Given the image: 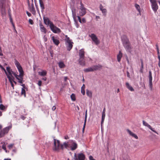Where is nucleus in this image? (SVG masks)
Returning <instances> with one entry per match:
<instances>
[{
    "instance_id": "nucleus-1",
    "label": "nucleus",
    "mask_w": 160,
    "mask_h": 160,
    "mask_svg": "<svg viewBox=\"0 0 160 160\" xmlns=\"http://www.w3.org/2000/svg\"><path fill=\"white\" fill-rule=\"evenodd\" d=\"M14 63L19 72V75H18L15 72H13L10 69L9 67H7L6 71L8 74L9 76H11V77H12V74H13L18 80V82L21 84H22L24 82L23 80L24 72L22 68L20 63L16 60H15Z\"/></svg>"
},
{
    "instance_id": "nucleus-2",
    "label": "nucleus",
    "mask_w": 160,
    "mask_h": 160,
    "mask_svg": "<svg viewBox=\"0 0 160 160\" xmlns=\"http://www.w3.org/2000/svg\"><path fill=\"white\" fill-rule=\"evenodd\" d=\"M54 146L53 148L54 151H58L60 148L63 150L64 148H67L69 145L68 142H64L63 144H62L60 146V141L58 140H57L54 139Z\"/></svg>"
},
{
    "instance_id": "nucleus-3",
    "label": "nucleus",
    "mask_w": 160,
    "mask_h": 160,
    "mask_svg": "<svg viewBox=\"0 0 160 160\" xmlns=\"http://www.w3.org/2000/svg\"><path fill=\"white\" fill-rule=\"evenodd\" d=\"M122 40L123 45L126 50L127 51L131 52L132 47L131 46L128 39L126 36H124L122 38Z\"/></svg>"
},
{
    "instance_id": "nucleus-4",
    "label": "nucleus",
    "mask_w": 160,
    "mask_h": 160,
    "mask_svg": "<svg viewBox=\"0 0 160 160\" xmlns=\"http://www.w3.org/2000/svg\"><path fill=\"white\" fill-rule=\"evenodd\" d=\"M65 38L64 39L65 44L67 50L70 51L72 48L73 43L72 40L70 39L67 35H65Z\"/></svg>"
},
{
    "instance_id": "nucleus-5",
    "label": "nucleus",
    "mask_w": 160,
    "mask_h": 160,
    "mask_svg": "<svg viewBox=\"0 0 160 160\" xmlns=\"http://www.w3.org/2000/svg\"><path fill=\"white\" fill-rule=\"evenodd\" d=\"M80 6L79 10V15L80 16H83L85 15L86 13V9L84 6L83 4L81 1L80 2Z\"/></svg>"
},
{
    "instance_id": "nucleus-6",
    "label": "nucleus",
    "mask_w": 160,
    "mask_h": 160,
    "mask_svg": "<svg viewBox=\"0 0 160 160\" xmlns=\"http://www.w3.org/2000/svg\"><path fill=\"white\" fill-rule=\"evenodd\" d=\"M92 41L96 45H98L100 43L99 40L98 39L96 35L94 33H92L89 35Z\"/></svg>"
},
{
    "instance_id": "nucleus-7",
    "label": "nucleus",
    "mask_w": 160,
    "mask_h": 160,
    "mask_svg": "<svg viewBox=\"0 0 160 160\" xmlns=\"http://www.w3.org/2000/svg\"><path fill=\"white\" fill-rule=\"evenodd\" d=\"M11 128V127L9 126L6 127L2 130L0 132V138L4 137L6 134L8 132L9 130Z\"/></svg>"
},
{
    "instance_id": "nucleus-8",
    "label": "nucleus",
    "mask_w": 160,
    "mask_h": 160,
    "mask_svg": "<svg viewBox=\"0 0 160 160\" xmlns=\"http://www.w3.org/2000/svg\"><path fill=\"white\" fill-rule=\"evenodd\" d=\"M50 28L52 32L55 33H58L61 32L60 29L54 25L53 24H51Z\"/></svg>"
},
{
    "instance_id": "nucleus-9",
    "label": "nucleus",
    "mask_w": 160,
    "mask_h": 160,
    "mask_svg": "<svg viewBox=\"0 0 160 160\" xmlns=\"http://www.w3.org/2000/svg\"><path fill=\"white\" fill-rule=\"evenodd\" d=\"M69 145H70L72 150H75L77 148V144L75 142L72 140H70L69 142Z\"/></svg>"
},
{
    "instance_id": "nucleus-10",
    "label": "nucleus",
    "mask_w": 160,
    "mask_h": 160,
    "mask_svg": "<svg viewBox=\"0 0 160 160\" xmlns=\"http://www.w3.org/2000/svg\"><path fill=\"white\" fill-rule=\"evenodd\" d=\"M152 3V7L154 12H156L158 9V6L155 0H150Z\"/></svg>"
},
{
    "instance_id": "nucleus-11",
    "label": "nucleus",
    "mask_w": 160,
    "mask_h": 160,
    "mask_svg": "<svg viewBox=\"0 0 160 160\" xmlns=\"http://www.w3.org/2000/svg\"><path fill=\"white\" fill-rule=\"evenodd\" d=\"M0 2L2 4V5L0 6V7L1 8V12L2 15L3 16H5L6 14L5 8L3 6V1L1 0Z\"/></svg>"
},
{
    "instance_id": "nucleus-12",
    "label": "nucleus",
    "mask_w": 160,
    "mask_h": 160,
    "mask_svg": "<svg viewBox=\"0 0 160 160\" xmlns=\"http://www.w3.org/2000/svg\"><path fill=\"white\" fill-rule=\"evenodd\" d=\"M28 5L30 11L33 14L35 15L36 14V11L34 7L33 3H32L31 5V6H30L29 3L28 2Z\"/></svg>"
},
{
    "instance_id": "nucleus-13",
    "label": "nucleus",
    "mask_w": 160,
    "mask_h": 160,
    "mask_svg": "<svg viewBox=\"0 0 160 160\" xmlns=\"http://www.w3.org/2000/svg\"><path fill=\"white\" fill-rule=\"evenodd\" d=\"M142 123L143 125L146 126L148 127L149 129H150L151 130H152V131L158 134V133L157 132L153 129V128H152V127H151V126L149 125L148 123H147L145 121H144L143 120L142 121Z\"/></svg>"
},
{
    "instance_id": "nucleus-14",
    "label": "nucleus",
    "mask_w": 160,
    "mask_h": 160,
    "mask_svg": "<svg viewBox=\"0 0 160 160\" xmlns=\"http://www.w3.org/2000/svg\"><path fill=\"white\" fill-rule=\"evenodd\" d=\"M85 52L83 49H82L79 50V58L82 59L84 58L85 57Z\"/></svg>"
},
{
    "instance_id": "nucleus-15",
    "label": "nucleus",
    "mask_w": 160,
    "mask_h": 160,
    "mask_svg": "<svg viewBox=\"0 0 160 160\" xmlns=\"http://www.w3.org/2000/svg\"><path fill=\"white\" fill-rule=\"evenodd\" d=\"M77 157L78 160H84L85 158V155L82 153L78 154Z\"/></svg>"
},
{
    "instance_id": "nucleus-16",
    "label": "nucleus",
    "mask_w": 160,
    "mask_h": 160,
    "mask_svg": "<svg viewBox=\"0 0 160 160\" xmlns=\"http://www.w3.org/2000/svg\"><path fill=\"white\" fill-rule=\"evenodd\" d=\"M43 20L44 23L47 25H48L50 27L51 24H53L52 22L51 21L47 18H44Z\"/></svg>"
},
{
    "instance_id": "nucleus-17",
    "label": "nucleus",
    "mask_w": 160,
    "mask_h": 160,
    "mask_svg": "<svg viewBox=\"0 0 160 160\" xmlns=\"http://www.w3.org/2000/svg\"><path fill=\"white\" fill-rule=\"evenodd\" d=\"M149 85L150 86V87L151 88H152V72L151 71H149Z\"/></svg>"
},
{
    "instance_id": "nucleus-18",
    "label": "nucleus",
    "mask_w": 160,
    "mask_h": 160,
    "mask_svg": "<svg viewBox=\"0 0 160 160\" xmlns=\"http://www.w3.org/2000/svg\"><path fill=\"white\" fill-rule=\"evenodd\" d=\"M52 39L54 43L56 45L58 46L60 43L59 40L56 37L52 36Z\"/></svg>"
},
{
    "instance_id": "nucleus-19",
    "label": "nucleus",
    "mask_w": 160,
    "mask_h": 160,
    "mask_svg": "<svg viewBox=\"0 0 160 160\" xmlns=\"http://www.w3.org/2000/svg\"><path fill=\"white\" fill-rule=\"evenodd\" d=\"M100 9L101 11L103 14L104 16H106L107 13V10L105 8H103V7L102 4H100L99 6Z\"/></svg>"
},
{
    "instance_id": "nucleus-20",
    "label": "nucleus",
    "mask_w": 160,
    "mask_h": 160,
    "mask_svg": "<svg viewBox=\"0 0 160 160\" xmlns=\"http://www.w3.org/2000/svg\"><path fill=\"white\" fill-rule=\"evenodd\" d=\"M38 74L41 76L44 77L46 75L47 72L45 70H41V71L38 72Z\"/></svg>"
},
{
    "instance_id": "nucleus-21",
    "label": "nucleus",
    "mask_w": 160,
    "mask_h": 160,
    "mask_svg": "<svg viewBox=\"0 0 160 160\" xmlns=\"http://www.w3.org/2000/svg\"><path fill=\"white\" fill-rule=\"evenodd\" d=\"M40 6L41 9V11L43 12L45 9V6L44 3L42 0H39Z\"/></svg>"
},
{
    "instance_id": "nucleus-22",
    "label": "nucleus",
    "mask_w": 160,
    "mask_h": 160,
    "mask_svg": "<svg viewBox=\"0 0 160 160\" xmlns=\"http://www.w3.org/2000/svg\"><path fill=\"white\" fill-rule=\"evenodd\" d=\"M127 131L130 135L134 138L136 139H138V136L136 134L132 132L129 129H127Z\"/></svg>"
},
{
    "instance_id": "nucleus-23",
    "label": "nucleus",
    "mask_w": 160,
    "mask_h": 160,
    "mask_svg": "<svg viewBox=\"0 0 160 160\" xmlns=\"http://www.w3.org/2000/svg\"><path fill=\"white\" fill-rule=\"evenodd\" d=\"M39 26L41 31L42 32H43L44 33H46L47 32L46 29L41 23L39 24Z\"/></svg>"
},
{
    "instance_id": "nucleus-24",
    "label": "nucleus",
    "mask_w": 160,
    "mask_h": 160,
    "mask_svg": "<svg viewBox=\"0 0 160 160\" xmlns=\"http://www.w3.org/2000/svg\"><path fill=\"white\" fill-rule=\"evenodd\" d=\"M93 67L94 71L100 70L102 68V66L101 65L98 64L97 65L93 66Z\"/></svg>"
},
{
    "instance_id": "nucleus-25",
    "label": "nucleus",
    "mask_w": 160,
    "mask_h": 160,
    "mask_svg": "<svg viewBox=\"0 0 160 160\" xmlns=\"http://www.w3.org/2000/svg\"><path fill=\"white\" fill-rule=\"evenodd\" d=\"M79 64L81 66H84L85 65V61L84 58L80 59L79 58L78 60Z\"/></svg>"
},
{
    "instance_id": "nucleus-26",
    "label": "nucleus",
    "mask_w": 160,
    "mask_h": 160,
    "mask_svg": "<svg viewBox=\"0 0 160 160\" xmlns=\"http://www.w3.org/2000/svg\"><path fill=\"white\" fill-rule=\"evenodd\" d=\"M126 87L129 90L131 91H134V89L129 85L128 82H127L126 83Z\"/></svg>"
},
{
    "instance_id": "nucleus-27",
    "label": "nucleus",
    "mask_w": 160,
    "mask_h": 160,
    "mask_svg": "<svg viewBox=\"0 0 160 160\" xmlns=\"http://www.w3.org/2000/svg\"><path fill=\"white\" fill-rule=\"evenodd\" d=\"M122 54L121 51H119V54L117 56L118 61V62H120L121 61V59L122 57Z\"/></svg>"
},
{
    "instance_id": "nucleus-28",
    "label": "nucleus",
    "mask_w": 160,
    "mask_h": 160,
    "mask_svg": "<svg viewBox=\"0 0 160 160\" xmlns=\"http://www.w3.org/2000/svg\"><path fill=\"white\" fill-rule=\"evenodd\" d=\"M84 71L86 72L93 71L94 70L93 66L92 67H90L87 68L85 69L84 70Z\"/></svg>"
},
{
    "instance_id": "nucleus-29",
    "label": "nucleus",
    "mask_w": 160,
    "mask_h": 160,
    "mask_svg": "<svg viewBox=\"0 0 160 160\" xmlns=\"http://www.w3.org/2000/svg\"><path fill=\"white\" fill-rule=\"evenodd\" d=\"M58 64L59 67L61 68H64L65 66V64L62 61L59 62L58 63Z\"/></svg>"
},
{
    "instance_id": "nucleus-30",
    "label": "nucleus",
    "mask_w": 160,
    "mask_h": 160,
    "mask_svg": "<svg viewBox=\"0 0 160 160\" xmlns=\"http://www.w3.org/2000/svg\"><path fill=\"white\" fill-rule=\"evenodd\" d=\"M140 61L141 62V67L140 70V72L141 73H142L143 72V60L142 59H140Z\"/></svg>"
},
{
    "instance_id": "nucleus-31",
    "label": "nucleus",
    "mask_w": 160,
    "mask_h": 160,
    "mask_svg": "<svg viewBox=\"0 0 160 160\" xmlns=\"http://www.w3.org/2000/svg\"><path fill=\"white\" fill-rule=\"evenodd\" d=\"M85 85L83 84L81 88V92L82 93L83 95H84L85 94Z\"/></svg>"
},
{
    "instance_id": "nucleus-32",
    "label": "nucleus",
    "mask_w": 160,
    "mask_h": 160,
    "mask_svg": "<svg viewBox=\"0 0 160 160\" xmlns=\"http://www.w3.org/2000/svg\"><path fill=\"white\" fill-rule=\"evenodd\" d=\"M135 6L138 11V12L139 14L141 15V11L140 6L137 4H135Z\"/></svg>"
},
{
    "instance_id": "nucleus-33",
    "label": "nucleus",
    "mask_w": 160,
    "mask_h": 160,
    "mask_svg": "<svg viewBox=\"0 0 160 160\" xmlns=\"http://www.w3.org/2000/svg\"><path fill=\"white\" fill-rule=\"evenodd\" d=\"M86 94L88 96L91 98L92 97V92L91 91L88 90H86Z\"/></svg>"
},
{
    "instance_id": "nucleus-34",
    "label": "nucleus",
    "mask_w": 160,
    "mask_h": 160,
    "mask_svg": "<svg viewBox=\"0 0 160 160\" xmlns=\"http://www.w3.org/2000/svg\"><path fill=\"white\" fill-rule=\"evenodd\" d=\"M105 114H102V120L101 122V126H102V125L103 123L104 119L105 117Z\"/></svg>"
},
{
    "instance_id": "nucleus-35",
    "label": "nucleus",
    "mask_w": 160,
    "mask_h": 160,
    "mask_svg": "<svg viewBox=\"0 0 160 160\" xmlns=\"http://www.w3.org/2000/svg\"><path fill=\"white\" fill-rule=\"evenodd\" d=\"M7 75V78H8L10 83H12V82L13 81V78H12L11 77V76H9L8 74H7V75Z\"/></svg>"
},
{
    "instance_id": "nucleus-36",
    "label": "nucleus",
    "mask_w": 160,
    "mask_h": 160,
    "mask_svg": "<svg viewBox=\"0 0 160 160\" xmlns=\"http://www.w3.org/2000/svg\"><path fill=\"white\" fill-rule=\"evenodd\" d=\"M25 88H22L21 92V94L22 95H23L25 97H26V92L25 89Z\"/></svg>"
},
{
    "instance_id": "nucleus-37",
    "label": "nucleus",
    "mask_w": 160,
    "mask_h": 160,
    "mask_svg": "<svg viewBox=\"0 0 160 160\" xmlns=\"http://www.w3.org/2000/svg\"><path fill=\"white\" fill-rule=\"evenodd\" d=\"M71 98L72 101H75L76 100L75 95L73 93L71 95Z\"/></svg>"
},
{
    "instance_id": "nucleus-38",
    "label": "nucleus",
    "mask_w": 160,
    "mask_h": 160,
    "mask_svg": "<svg viewBox=\"0 0 160 160\" xmlns=\"http://www.w3.org/2000/svg\"><path fill=\"white\" fill-rule=\"evenodd\" d=\"M5 107L2 104H0V109L2 110H4L6 109Z\"/></svg>"
},
{
    "instance_id": "nucleus-39",
    "label": "nucleus",
    "mask_w": 160,
    "mask_h": 160,
    "mask_svg": "<svg viewBox=\"0 0 160 160\" xmlns=\"http://www.w3.org/2000/svg\"><path fill=\"white\" fill-rule=\"evenodd\" d=\"M5 143H3V144L2 146V148L6 152H7L6 145H5Z\"/></svg>"
},
{
    "instance_id": "nucleus-40",
    "label": "nucleus",
    "mask_w": 160,
    "mask_h": 160,
    "mask_svg": "<svg viewBox=\"0 0 160 160\" xmlns=\"http://www.w3.org/2000/svg\"><path fill=\"white\" fill-rule=\"evenodd\" d=\"M0 68H1V69L2 70H3L5 74H6V75H7V74H8V73L6 71V70L3 67V66H2Z\"/></svg>"
},
{
    "instance_id": "nucleus-41",
    "label": "nucleus",
    "mask_w": 160,
    "mask_h": 160,
    "mask_svg": "<svg viewBox=\"0 0 160 160\" xmlns=\"http://www.w3.org/2000/svg\"><path fill=\"white\" fill-rule=\"evenodd\" d=\"M87 110L86 111V112H85V120H84V123H86V120H87Z\"/></svg>"
},
{
    "instance_id": "nucleus-42",
    "label": "nucleus",
    "mask_w": 160,
    "mask_h": 160,
    "mask_svg": "<svg viewBox=\"0 0 160 160\" xmlns=\"http://www.w3.org/2000/svg\"><path fill=\"white\" fill-rule=\"evenodd\" d=\"M29 23L31 25H32L33 24V20L31 19H30L29 20Z\"/></svg>"
},
{
    "instance_id": "nucleus-43",
    "label": "nucleus",
    "mask_w": 160,
    "mask_h": 160,
    "mask_svg": "<svg viewBox=\"0 0 160 160\" xmlns=\"http://www.w3.org/2000/svg\"><path fill=\"white\" fill-rule=\"evenodd\" d=\"M13 145H14L13 144H11L9 145L8 146V148L9 149H11V148H12V147L13 146Z\"/></svg>"
},
{
    "instance_id": "nucleus-44",
    "label": "nucleus",
    "mask_w": 160,
    "mask_h": 160,
    "mask_svg": "<svg viewBox=\"0 0 160 160\" xmlns=\"http://www.w3.org/2000/svg\"><path fill=\"white\" fill-rule=\"evenodd\" d=\"M42 81L41 80H39L38 81V85L39 86H41L42 85Z\"/></svg>"
},
{
    "instance_id": "nucleus-45",
    "label": "nucleus",
    "mask_w": 160,
    "mask_h": 160,
    "mask_svg": "<svg viewBox=\"0 0 160 160\" xmlns=\"http://www.w3.org/2000/svg\"><path fill=\"white\" fill-rule=\"evenodd\" d=\"M74 158L75 160H78V159L77 158V154L75 153H74Z\"/></svg>"
},
{
    "instance_id": "nucleus-46",
    "label": "nucleus",
    "mask_w": 160,
    "mask_h": 160,
    "mask_svg": "<svg viewBox=\"0 0 160 160\" xmlns=\"http://www.w3.org/2000/svg\"><path fill=\"white\" fill-rule=\"evenodd\" d=\"M89 159L90 160H96L93 158V157L92 156H90L89 157Z\"/></svg>"
},
{
    "instance_id": "nucleus-47",
    "label": "nucleus",
    "mask_w": 160,
    "mask_h": 160,
    "mask_svg": "<svg viewBox=\"0 0 160 160\" xmlns=\"http://www.w3.org/2000/svg\"><path fill=\"white\" fill-rule=\"evenodd\" d=\"M3 55V53H2V50L1 49V47H0V56H2Z\"/></svg>"
},
{
    "instance_id": "nucleus-48",
    "label": "nucleus",
    "mask_w": 160,
    "mask_h": 160,
    "mask_svg": "<svg viewBox=\"0 0 160 160\" xmlns=\"http://www.w3.org/2000/svg\"><path fill=\"white\" fill-rule=\"evenodd\" d=\"M26 13L27 14L28 16L29 17H30L31 16V13H29L27 11L26 12Z\"/></svg>"
},
{
    "instance_id": "nucleus-49",
    "label": "nucleus",
    "mask_w": 160,
    "mask_h": 160,
    "mask_svg": "<svg viewBox=\"0 0 160 160\" xmlns=\"http://www.w3.org/2000/svg\"><path fill=\"white\" fill-rule=\"evenodd\" d=\"M86 123H84V125H83V128H82V131H83V132H84V129H85V125H86Z\"/></svg>"
},
{
    "instance_id": "nucleus-50",
    "label": "nucleus",
    "mask_w": 160,
    "mask_h": 160,
    "mask_svg": "<svg viewBox=\"0 0 160 160\" xmlns=\"http://www.w3.org/2000/svg\"><path fill=\"white\" fill-rule=\"evenodd\" d=\"M106 109L105 108H104L103 110L102 113V114H105Z\"/></svg>"
},
{
    "instance_id": "nucleus-51",
    "label": "nucleus",
    "mask_w": 160,
    "mask_h": 160,
    "mask_svg": "<svg viewBox=\"0 0 160 160\" xmlns=\"http://www.w3.org/2000/svg\"><path fill=\"white\" fill-rule=\"evenodd\" d=\"M42 79L44 81H45L47 80V78L46 77H44L42 78Z\"/></svg>"
},
{
    "instance_id": "nucleus-52",
    "label": "nucleus",
    "mask_w": 160,
    "mask_h": 160,
    "mask_svg": "<svg viewBox=\"0 0 160 160\" xmlns=\"http://www.w3.org/2000/svg\"><path fill=\"white\" fill-rule=\"evenodd\" d=\"M82 21L83 23H85L86 22V19L85 18H83L82 19Z\"/></svg>"
},
{
    "instance_id": "nucleus-53",
    "label": "nucleus",
    "mask_w": 160,
    "mask_h": 160,
    "mask_svg": "<svg viewBox=\"0 0 160 160\" xmlns=\"http://www.w3.org/2000/svg\"><path fill=\"white\" fill-rule=\"evenodd\" d=\"M68 79V77H64V81L66 82Z\"/></svg>"
},
{
    "instance_id": "nucleus-54",
    "label": "nucleus",
    "mask_w": 160,
    "mask_h": 160,
    "mask_svg": "<svg viewBox=\"0 0 160 160\" xmlns=\"http://www.w3.org/2000/svg\"><path fill=\"white\" fill-rule=\"evenodd\" d=\"M56 108V107L55 106H53L52 108V109L53 111H54Z\"/></svg>"
},
{
    "instance_id": "nucleus-55",
    "label": "nucleus",
    "mask_w": 160,
    "mask_h": 160,
    "mask_svg": "<svg viewBox=\"0 0 160 160\" xmlns=\"http://www.w3.org/2000/svg\"><path fill=\"white\" fill-rule=\"evenodd\" d=\"M100 18V17L99 16H96V19L97 20H98Z\"/></svg>"
},
{
    "instance_id": "nucleus-56",
    "label": "nucleus",
    "mask_w": 160,
    "mask_h": 160,
    "mask_svg": "<svg viewBox=\"0 0 160 160\" xmlns=\"http://www.w3.org/2000/svg\"><path fill=\"white\" fill-rule=\"evenodd\" d=\"M21 119H22V120H24L25 118V117L23 116H21Z\"/></svg>"
},
{
    "instance_id": "nucleus-57",
    "label": "nucleus",
    "mask_w": 160,
    "mask_h": 160,
    "mask_svg": "<svg viewBox=\"0 0 160 160\" xmlns=\"http://www.w3.org/2000/svg\"><path fill=\"white\" fill-rule=\"evenodd\" d=\"M127 75L128 77H129V78H130L129 73L128 72H127Z\"/></svg>"
},
{
    "instance_id": "nucleus-58",
    "label": "nucleus",
    "mask_w": 160,
    "mask_h": 160,
    "mask_svg": "<svg viewBox=\"0 0 160 160\" xmlns=\"http://www.w3.org/2000/svg\"><path fill=\"white\" fill-rule=\"evenodd\" d=\"M21 86H22L23 87L22 88H25V85L24 84H22L21 85Z\"/></svg>"
},
{
    "instance_id": "nucleus-59",
    "label": "nucleus",
    "mask_w": 160,
    "mask_h": 160,
    "mask_svg": "<svg viewBox=\"0 0 160 160\" xmlns=\"http://www.w3.org/2000/svg\"><path fill=\"white\" fill-rule=\"evenodd\" d=\"M64 138L66 139H67L69 138V137L68 136H65Z\"/></svg>"
},
{
    "instance_id": "nucleus-60",
    "label": "nucleus",
    "mask_w": 160,
    "mask_h": 160,
    "mask_svg": "<svg viewBox=\"0 0 160 160\" xmlns=\"http://www.w3.org/2000/svg\"><path fill=\"white\" fill-rule=\"evenodd\" d=\"M9 16L10 18V22H12V19L10 15H9Z\"/></svg>"
},
{
    "instance_id": "nucleus-61",
    "label": "nucleus",
    "mask_w": 160,
    "mask_h": 160,
    "mask_svg": "<svg viewBox=\"0 0 160 160\" xmlns=\"http://www.w3.org/2000/svg\"><path fill=\"white\" fill-rule=\"evenodd\" d=\"M156 48H157V51H159V48H158V46L157 45H156Z\"/></svg>"
},
{
    "instance_id": "nucleus-62",
    "label": "nucleus",
    "mask_w": 160,
    "mask_h": 160,
    "mask_svg": "<svg viewBox=\"0 0 160 160\" xmlns=\"http://www.w3.org/2000/svg\"><path fill=\"white\" fill-rule=\"evenodd\" d=\"M76 108H77V109L78 110H78H79V107H78V106H76Z\"/></svg>"
},
{
    "instance_id": "nucleus-63",
    "label": "nucleus",
    "mask_w": 160,
    "mask_h": 160,
    "mask_svg": "<svg viewBox=\"0 0 160 160\" xmlns=\"http://www.w3.org/2000/svg\"><path fill=\"white\" fill-rule=\"evenodd\" d=\"M158 58L159 59V61H160V56L158 55Z\"/></svg>"
},
{
    "instance_id": "nucleus-64",
    "label": "nucleus",
    "mask_w": 160,
    "mask_h": 160,
    "mask_svg": "<svg viewBox=\"0 0 160 160\" xmlns=\"http://www.w3.org/2000/svg\"><path fill=\"white\" fill-rule=\"evenodd\" d=\"M158 65L159 67H160V61H159L158 63Z\"/></svg>"
}]
</instances>
